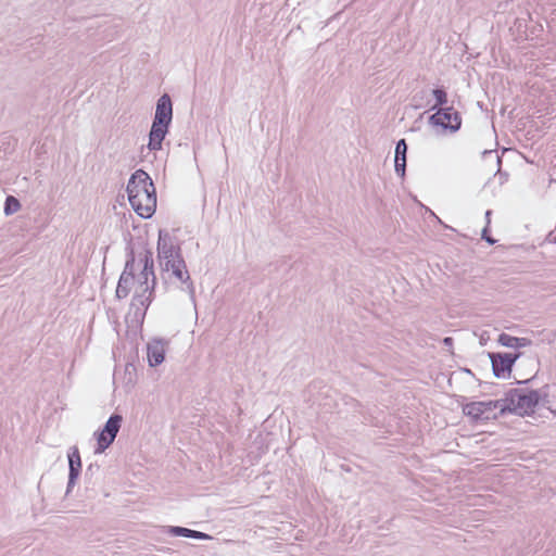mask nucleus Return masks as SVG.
<instances>
[{"mask_svg": "<svg viewBox=\"0 0 556 556\" xmlns=\"http://www.w3.org/2000/svg\"><path fill=\"white\" fill-rule=\"evenodd\" d=\"M531 380L530 379H526L525 381H518L519 384H526L528 382H530Z\"/></svg>", "mask_w": 556, "mask_h": 556, "instance_id": "c85d7f7f", "label": "nucleus"}, {"mask_svg": "<svg viewBox=\"0 0 556 556\" xmlns=\"http://www.w3.org/2000/svg\"><path fill=\"white\" fill-rule=\"evenodd\" d=\"M142 253L139 254V263L142 269L137 276L138 289L132 298L131 307H135V317L143 320L150 304L154 299L156 276L154 273L153 253L146 245L142 247Z\"/></svg>", "mask_w": 556, "mask_h": 556, "instance_id": "f257e3e1", "label": "nucleus"}, {"mask_svg": "<svg viewBox=\"0 0 556 556\" xmlns=\"http://www.w3.org/2000/svg\"><path fill=\"white\" fill-rule=\"evenodd\" d=\"M483 409V422L489 421L491 419H496L500 415H505L508 413V409H504L507 406V403L504 399L495 400V401H485L482 402Z\"/></svg>", "mask_w": 556, "mask_h": 556, "instance_id": "ddd939ff", "label": "nucleus"}, {"mask_svg": "<svg viewBox=\"0 0 556 556\" xmlns=\"http://www.w3.org/2000/svg\"><path fill=\"white\" fill-rule=\"evenodd\" d=\"M177 255H181L180 244L176 242V238L168 231L160 229L157 239V258L160 265H168Z\"/></svg>", "mask_w": 556, "mask_h": 556, "instance_id": "0eeeda50", "label": "nucleus"}, {"mask_svg": "<svg viewBox=\"0 0 556 556\" xmlns=\"http://www.w3.org/2000/svg\"><path fill=\"white\" fill-rule=\"evenodd\" d=\"M20 208H21V203L15 197L8 195L5 198L3 211L7 216H10V215L16 213Z\"/></svg>", "mask_w": 556, "mask_h": 556, "instance_id": "6ab92c4d", "label": "nucleus"}, {"mask_svg": "<svg viewBox=\"0 0 556 556\" xmlns=\"http://www.w3.org/2000/svg\"><path fill=\"white\" fill-rule=\"evenodd\" d=\"M482 402H470L463 406V413L470 417L475 422H483Z\"/></svg>", "mask_w": 556, "mask_h": 556, "instance_id": "f3484780", "label": "nucleus"}, {"mask_svg": "<svg viewBox=\"0 0 556 556\" xmlns=\"http://www.w3.org/2000/svg\"><path fill=\"white\" fill-rule=\"evenodd\" d=\"M68 458V481L66 486V495L72 492V489L75 486L77 479L79 478L81 471V459L80 453L76 445L70 447L67 453Z\"/></svg>", "mask_w": 556, "mask_h": 556, "instance_id": "1a4fd4ad", "label": "nucleus"}, {"mask_svg": "<svg viewBox=\"0 0 556 556\" xmlns=\"http://www.w3.org/2000/svg\"><path fill=\"white\" fill-rule=\"evenodd\" d=\"M497 341L501 345L511 349L525 348L531 344V340L527 338H517L505 332L498 336Z\"/></svg>", "mask_w": 556, "mask_h": 556, "instance_id": "dca6fc26", "label": "nucleus"}, {"mask_svg": "<svg viewBox=\"0 0 556 556\" xmlns=\"http://www.w3.org/2000/svg\"><path fill=\"white\" fill-rule=\"evenodd\" d=\"M428 122L430 125L441 127L450 132H456L462 127V116L453 106L439 109L429 116Z\"/></svg>", "mask_w": 556, "mask_h": 556, "instance_id": "423d86ee", "label": "nucleus"}, {"mask_svg": "<svg viewBox=\"0 0 556 556\" xmlns=\"http://www.w3.org/2000/svg\"><path fill=\"white\" fill-rule=\"evenodd\" d=\"M154 121L172 123L173 119V102L169 94H162L156 102Z\"/></svg>", "mask_w": 556, "mask_h": 556, "instance_id": "f8f14e48", "label": "nucleus"}, {"mask_svg": "<svg viewBox=\"0 0 556 556\" xmlns=\"http://www.w3.org/2000/svg\"><path fill=\"white\" fill-rule=\"evenodd\" d=\"M93 469L98 470V469H99V466H98L97 464H96V465L90 464V465L87 467L86 472H85V478H86V479H87L89 476H91V475H92Z\"/></svg>", "mask_w": 556, "mask_h": 556, "instance_id": "393cba45", "label": "nucleus"}, {"mask_svg": "<svg viewBox=\"0 0 556 556\" xmlns=\"http://www.w3.org/2000/svg\"><path fill=\"white\" fill-rule=\"evenodd\" d=\"M408 146L405 139H401L396 142L394 160H401L406 162Z\"/></svg>", "mask_w": 556, "mask_h": 556, "instance_id": "412c9836", "label": "nucleus"}, {"mask_svg": "<svg viewBox=\"0 0 556 556\" xmlns=\"http://www.w3.org/2000/svg\"><path fill=\"white\" fill-rule=\"evenodd\" d=\"M443 344L446 345V346H452L453 344V339L451 337H446L443 339Z\"/></svg>", "mask_w": 556, "mask_h": 556, "instance_id": "bb28decb", "label": "nucleus"}, {"mask_svg": "<svg viewBox=\"0 0 556 556\" xmlns=\"http://www.w3.org/2000/svg\"><path fill=\"white\" fill-rule=\"evenodd\" d=\"M126 252H127V258H126L125 267H124L122 275L119 276L116 291H115V295L118 300L126 299L129 295V293L134 287L135 280H136V275H135L136 255H135V250L130 242L126 247Z\"/></svg>", "mask_w": 556, "mask_h": 556, "instance_id": "20e7f679", "label": "nucleus"}, {"mask_svg": "<svg viewBox=\"0 0 556 556\" xmlns=\"http://www.w3.org/2000/svg\"><path fill=\"white\" fill-rule=\"evenodd\" d=\"M178 261H185L184 257H182V254L181 255H177L176 254V258L175 260H172L168 265H160L162 271H166V273H172L176 269V266L178 265Z\"/></svg>", "mask_w": 556, "mask_h": 556, "instance_id": "4be33fe9", "label": "nucleus"}, {"mask_svg": "<svg viewBox=\"0 0 556 556\" xmlns=\"http://www.w3.org/2000/svg\"><path fill=\"white\" fill-rule=\"evenodd\" d=\"M431 94L435 99V103L430 108V110H439L441 108H446L445 105L447 104V92L444 87L441 86L434 88L433 90H431Z\"/></svg>", "mask_w": 556, "mask_h": 556, "instance_id": "a211bd4d", "label": "nucleus"}, {"mask_svg": "<svg viewBox=\"0 0 556 556\" xmlns=\"http://www.w3.org/2000/svg\"><path fill=\"white\" fill-rule=\"evenodd\" d=\"M167 532L175 536H184V538H190V539H197V540H211L212 539L211 535H208L204 532H200L197 530H191V529L178 527V526L168 527Z\"/></svg>", "mask_w": 556, "mask_h": 556, "instance_id": "2eb2a0df", "label": "nucleus"}, {"mask_svg": "<svg viewBox=\"0 0 556 556\" xmlns=\"http://www.w3.org/2000/svg\"><path fill=\"white\" fill-rule=\"evenodd\" d=\"M546 240L548 242L556 243V226L555 229L547 235Z\"/></svg>", "mask_w": 556, "mask_h": 556, "instance_id": "a878e982", "label": "nucleus"}, {"mask_svg": "<svg viewBox=\"0 0 556 556\" xmlns=\"http://www.w3.org/2000/svg\"><path fill=\"white\" fill-rule=\"evenodd\" d=\"M167 340L154 338L147 344V357L151 367H156L164 362Z\"/></svg>", "mask_w": 556, "mask_h": 556, "instance_id": "9d476101", "label": "nucleus"}, {"mask_svg": "<svg viewBox=\"0 0 556 556\" xmlns=\"http://www.w3.org/2000/svg\"><path fill=\"white\" fill-rule=\"evenodd\" d=\"M394 169H395V173L397 174V176H400L401 178H404L405 172H406V162L401 161V160H394Z\"/></svg>", "mask_w": 556, "mask_h": 556, "instance_id": "5701e85b", "label": "nucleus"}, {"mask_svg": "<svg viewBox=\"0 0 556 556\" xmlns=\"http://www.w3.org/2000/svg\"><path fill=\"white\" fill-rule=\"evenodd\" d=\"M492 364L493 375L496 378H504L505 374H510L515 362L520 357V353H489Z\"/></svg>", "mask_w": 556, "mask_h": 556, "instance_id": "6e6552de", "label": "nucleus"}, {"mask_svg": "<svg viewBox=\"0 0 556 556\" xmlns=\"http://www.w3.org/2000/svg\"><path fill=\"white\" fill-rule=\"evenodd\" d=\"M505 401L504 409L520 416L533 414L538 405L546 406L549 402L545 391L527 388L510 389L505 393Z\"/></svg>", "mask_w": 556, "mask_h": 556, "instance_id": "7ed1b4c3", "label": "nucleus"}, {"mask_svg": "<svg viewBox=\"0 0 556 556\" xmlns=\"http://www.w3.org/2000/svg\"><path fill=\"white\" fill-rule=\"evenodd\" d=\"M481 238L486 241L490 245H493L496 243V240L490 236L489 233V227L485 225V227L481 231Z\"/></svg>", "mask_w": 556, "mask_h": 556, "instance_id": "b1692460", "label": "nucleus"}, {"mask_svg": "<svg viewBox=\"0 0 556 556\" xmlns=\"http://www.w3.org/2000/svg\"><path fill=\"white\" fill-rule=\"evenodd\" d=\"M491 214H492V211H491V210H488V211L485 212V218H486V225H488V226L490 225V222H491V220H490V216H491Z\"/></svg>", "mask_w": 556, "mask_h": 556, "instance_id": "cd10ccee", "label": "nucleus"}, {"mask_svg": "<svg viewBox=\"0 0 556 556\" xmlns=\"http://www.w3.org/2000/svg\"><path fill=\"white\" fill-rule=\"evenodd\" d=\"M172 275L181 282L182 290L187 291L191 295L194 294V286L190 278L189 271L187 269V265L185 261H178V265L176 266V269L172 271Z\"/></svg>", "mask_w": 556, "mask_h": 556, "instance_id": "4468645a", "label": "nucleus"}, {"mask_svg": "<svg viewBox=\"0 0 556 556\" xmlns=\"http://www.w3.org/2000/svg\"><path fill=\"white\" fill-rule=\"evenodd\" d=\"M123 422V417L119 414H112L106 420L103 429L96 433L97 447L96 454L103 453L114 442Z\"/></svg>", "mask_w": 556, "mask_h": 556, "instance_id": "39448f33", "label": "nucleus"}, {"mask_svg": "<svg viewBox=\"0 0 556 556\" xmlns=\"http://www.w3.org/2000/svg\"><path fill=\"white\" fill-rule=\"evenodd\" d=\"M416 108L426 106L429 104V91L427 89H421L414 93L412 98Z\"/></svg>", "mask_w": 556, "mask_h": 556, "instance_id": "aec40b11", "label": "nucleus"}, {"mask_svg": "<svg viewBox=\"0 0 556 556\" xmlns=\"http://www.w3.org/2000/svg\"><path fill=\"white\" fill-rule=\"evenodd\" d=\"M126 191L134 211L142 218H150L156 208V189L151 177L137 169L131 174Z\"/></svg>", "mask_w": 556, "mask_h": 556, "instance_id": "f03ea898", "label": "nucleus"}, {"mask_svg": "<svg viewBox=\"0 0 556 556\" xmlns=\"http://www.w3.org/2000/svg\"><path fill=\"white\" fill-rule=\"evenodd\" d=\"M168 123L154 121L152 122V126L149 132V143L148 148L151 151H159L162 149V142L165 139L168 128Z\"/></svg>", "mask_w": 556, "mask_h": 556, "instance_id": "9b49d317", "label": "nucleus"}]
</instances>
